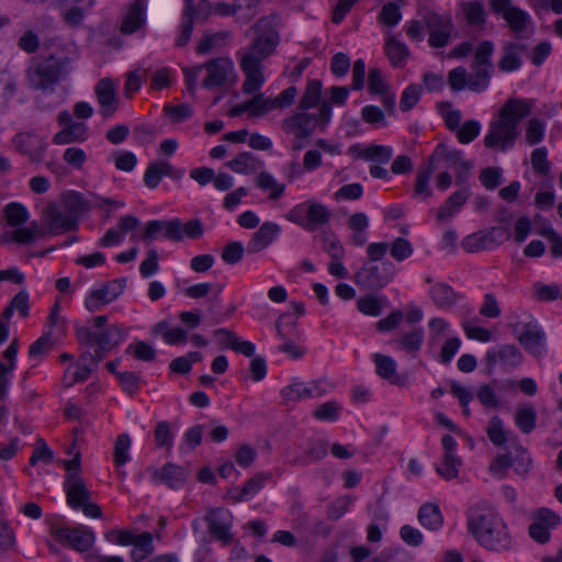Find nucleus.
I'll use <instances>...</instances> for the list:
<instances>
[{
	"instance_id": "nucleus-46",
	"label": "nucleus",
	"mask_w": 562,
	"mask_h": 562,
	"mask_svg": "<svg viewBox=\"0 0 562 562\" xmlns=\"http://www.w3.org/2000/svg\"><path fill=\"white\" fill-rule=\"evenodd\" d=\"M493 71L483 67H473V72L468 74L467 88L473 92L480 93L490 86Z\"/></svg>"
},
{
	"instance_id": "nucleus-37",
	"label": "nucleus",
	"mask_w": 562,
	"mask_h": 562,
	"mask_svg": "<svg viewBox=\"0 0 562 562\" xmlns=\"http://www.w3.org/2000/svg\"><path fill=\"white\" fill-rule=\"evenodd\" d=\"M420 525L430 530H438L443 525V517L437 504L427 503L418 509Z\"/></svg>"
},
{
	"instance_id": "nucleus-9",
	"label": "nucleus",
	"mask_w": 562,
	"mask_h": 562,
	"mask_svg": "<svg viewBox=\"0 0 562 562\" xmlns=\"http://www.w3.org/2000/svg\"><path fill=\"white\" fill-rule=\"evenodd\" d=\"M53 536L64 547L72 548L76 551L86 552L94 543L93 531L83 525L76 527H56L53 529Z\"/></svg>"
},
{
	"instance_id": "nucleus-35",
	"label": "nucleus",
	"mask_w": 562,
	"mask_h": 562,
	"mask_svg": "<svg viewBox=\"0 0 562 562\" xmlns=\"http://www.w3.org/2000/svg\"><path fill=\"white\" fill-rule=\"evenodd\" d=\"M255 184L261 191L269 192V199L272 201L280 199L285 191V184L280 183L273 175L265 170L258 173Z\"/></svg>"
},
{
	"instance_id": "nucleus-25",
	"label": "nucleus",
	"mask_w": 562,
	"mask_h": 562,
	"mask_svg": "<svg viewBox=\"0 0 562 562\" xmlns=\"http://www.w3.org/2000/svg\"><path fill=\"white\" fill-rule=\"evenodd\" d=\"M527 50V45L517 42H505L502 47V56L497 63V67L502 72H514L521 65V54Z\"/></svg>"
},
{
	"instance_id": "nucleus-60",
	"label": "nucleus",
	"mask_w": 562,
	"mask_h": 562,
	"mask_svg": "<svg viewBox=\"0 0 562 562\" xmlns=\"http://www.w3.org/2000/svg\"><path fill=\"white\" fill-rule=\"evenodd\" d=\"M533 171L540 176H548L551 170V164L548 160V149L546 147H538L532 150L530 157Z\"/></svg>"
},
{
	"instance_id": "nucleus-15",
	"label": "nucleus",
	"mask_w": 562,
	"mask_h": 562,
	"mask_svg": "<svg viewBox=\"0 0 562 562\" xmlns=\"http://www.w3.org/2000/svg\"><path fill=\"white\" fill-rule=\"evenodd\" d=\"M160 236L179 243L182 240V223L179 218L169 221L151 220L146 223L142 238L145 241L158 239Z\"/></svg>"
},
{
	"instance_id": "nucleus-62",
	"label": "nucleus",
	"mask_w": 562,
	"mask_h": 562,
	"mask_svg": "<svg viewBox=\"0 0 562 562\" xmlns=\"http://www.w3.org/2000/svg\"><path fill=\"white\" fill-rule=\"evenodd\" d=\"M423 88L420 85L412 83L407 86L401 97L400 108L403 112L412 110L420 99Z\"/></svg>"
},
{
	"instance_id": "nucleus-7",
	"label": "nucleus",
	"mask_w": 562,
	"mask_h": 562,
	"mask_svg": "<svg viewBox=\"0 0 562 562\" xmlns=\"http://www.w3.org/2000/svg\"><path fill=\"white\" fill-rule=\"evenodd\" d=\"M285 218L303 229L312 232L330 222L331 211L323 203L306 200L294 205L285 214Z\"/></svg>"
},
{
	"instance_id": "nucleus-6",
	"label": "nucleus",
	"mask_w": 562,
	"mask_h": 562,
	"mask_svg": "<svg viewBox=\"0 0 562 562\" xmlns=\"http://www.w3.org/2000/svg\"><path fill=\"white\" fill-rule=\"evenodd\" d=\"M331 117V105L328 101L321 104L317 114H310L306 111H299L282 122V130L286 134H293L296 138H308L314 132L317 124H321L322 130L328 124Z\"/></svg>"
},
{
	"instance_id": "nucleus-39",
	"label": "nucleus",
	"mask_w": 562,
	"mask_h": 562,
	"mask_svg": "<svg viewBox=\"0 0 562 562\" xmlns=\"http://www.w3.org/2000/svg\"><path fill=\"white\" fill-rule=\"evenodd\" d=\"M384 50L393 67H404L409 54L408 47L404 43L394 37H389L385 41Z\"/></svg>"
},
{
	"instance_id": "nucleus-1",
	"label": "nucleus",
	"mask_w": 562,
	"mask_h": 562,
	"mask_svg": "<svg viewBox=\"0 0 562 562\" xmlns=\"http://www.w3.org/2000/svg\"><path fill=\"white\" fill-rule=\"evenodd\" d=\"M467 528L475 541L493 553H508L515 549L514 538L503 517L490 506H477L470 510Z\"/></svg>"
},
{
	"instance_id": "nucleus-21",
	"label": "nucleus",
	"mask_w": 562,
	"mask_h": 562,
	"mask_svg": "<svg viewBox=\"0 0 562 562\" xmlns=\"http://www.w3.org/2000/svg\"><path fill=\"white\" fill-rule=\"evenodd\" d=\"M18 349L19 341L14 338L2 352V357L7 360V363L0 361V401H4L8 397L11 385L10 376L16 367Z\"/></svg>"
},
{
	"instance_id": "nucleus-63",
	"label": "nucleus",
	"mask_w": 562,
	"mask_h": 562,
	"mask_svg": "<svg viewBox=\"0 0 562 562\" xmlns=\"http://www.w3.org/2000/svg\"><path fill=\"white\" fill-rule=\"evenodd\" d=\"M480 132V122L476 120H468L458 128L456 135L461 144H469L479 136Z\"/></svg>"
},
{
	"instance_id": "nucleus-12",
	"label": "nucleus",
	"mask_w": 562,
	"mask_h": 562,
	"mask_svg": "<svg viewBox=\"0 0 562 562\" xmlns=\"http://www.w3.org/2000/svg\"><path fill=\"white\" fill-rule=\"evenodd\" d=\"M13 147L32 162H41L47 149L46 140L32 132L18 133L12 139Z\"/></svg>"
},
{
	"instance_id": "nucleus-23",
	"label": "nucleus",
	"mask_w": 562,
	"mask_h": 562,
	"mask_svg": "<svg viewBox=\"0 0 562 562\" xmlns=\"http://www.w3.org/2000/svg\"><path fill=\"white\" fill-rule=\"evenodd\" d=\"M281 226L274 222H265L247 244L248 254H257L269 247L281 234Z\"/></svg>"
},
{
	"instance_id": "nucleus-22",
	"label": "nucleus",
	"mask_w": 562,
	"mask_h": 562,
	"mask_svg": "<svg viewBox=\"0 0 562 562\" xmlns=\"http://www.w3.org/2000/svg\"><path fill=\"white\" fill-rule=\"evenodd\" d=\"M522 353L515 345H503L498 350H488L485 355L487 371L492 372L495 364L501 361L504 367H517L522 362Z\"/></svg>"
},
{
	"instance_id": "nucleus-52",
	"label": "nucleus",
	"mask_w": 562,
	"mask_h": 562,
	"mask_svg": "<svg viewBox=\"0 0 562 562\" xmlns=\"http://www.w3.org/2000/svg\"><path fill=\"white\" fill-rule=\"evenodd\" d=\"M486 434L492 443L497 447L503 446L508 440L503 420L497 415L490 418Z\"/></svg>"
},
{
	"instance_id": "nucleus-17",
	"label": "nucleus",
	"mask_w": 562,
	"mask_h": 562,
	"mask_svg": "<svg viewBox=\"0 0 562 562\" xmlns=\"http://www.w3.org/2000/svg\"><path fill=\"white\" fill-rule=\"evenodd\" d=\"M524 330L518 340L530 355L539 358L546 352V333L536 322L524 324Z\"/></svg>"
},
{
	"instance_id": "nucleus-8",
	"label": "nucleus",
	"mask_w": 562,
	"mask_h": 562,
	"mask_svg": "<svg viewBox=\"0 0 562 562\" xmlns=\"http://www.w3.org/2000/svg\"><path fill=\"white\" fill-rule=\"evenodd\" d=\"M395 266L385 260L382 262L367 261L355 274V282L358 286L376 291L384 288L393 279Z\"/></svg>"
},
{
	"instance_id": "nucleus-50",
	"label": "nucleus",
	"mask_w": 562,
	"mask_h": 562,
	"mask_svg": "<svg viewBox=\"0 0 562 562\" xmlns=\"http://www.w3.org/2000/svg\"><path fill=\"white\" fill-rule=\"evenodd\" d=\"M423 22L429 32L453 30V23L450 14H439L437 12H427L423 16Z\"/></svg>"
},
{
	"instance_id": "nucleus-47",
	"label": "nucleus",
	"mask_w": 562,
	"mask_h": 562,
	"mask_svg": "<svg viewBox=\"0 0 562 562\" xmlns=\"http://www.w3.org/2000/svg\"><path fill=\"white\" fill-rule=\"evenodd\" d=\"M434 173V167L429 164L428 167L422 168L417 171L414 195L419 196L422 200H426L431 196L432 190L429 187V180Z\"/></svg>"
},
{
	"instance_id": "nucleus-11",
	"label": "nucleus",
	"mask_w": 562,
	"mask_h": 562,
	"mask_svg": "<svg viewBox=\"0 0 562 562\" xmlns=\"http://www.w3.org/2000/svg\"><path fill=\"white\" fill-rule=\"evenodd\" d=\"M126 286V278L111 280L104 283L100 289L92 290L85 300L86 308L93 313L104 305L115 301Z\"/></svg>"
},
{
	"instance_id": "nucleus-64",
	"label": "nucleus",
	"mask_w": 562,
	"mask_h": 562,
	"mask_svg": "<svg viewBox=\"0 0 562 562\" xmlns=\"http://www.w3.org/2000/svg\"><path fill=\"white\" fill-rule=\"evenodd\" d=\"M322 240L323 249L329 255L331 259H342L345 250L335 234L324 232L322 234Z\"/></svg>"
},
{
	"instance_id": "nucleus-49",
	"label": "nucleus",
	"mask_w": 562,
	"mask_h": 562,
	"mask_svg": "<svg viewBox=\"0 0 562 562\" xmlns=\"http://www.w3.org/2000/svg\"><path fill=\"white\" fill-rule=\"evenodd\" d=\"M384 300L383 296L362 295L357 300V307L364 315L379 316L382 313Z\"/></svg>"
},
{
	"instance_id": "nucleus-43",
	"label": "nucleus",
	"mask_w": 562,
	"mask_h": 562,
	"mask_svg": "<svg viewBox=\"0 0 562 562\" xmlns=\"http://www.w3.org/2000/svg\"><path fill=\"white\" fill-rule=\"evenodd\" d=\"M445 159L449 167L456 168L464 161L462 151L458 149H449L443 143H439L431 156L429 157V164L432 166L435 161Z\"/></svg>"
},
{
	"instance_id": "nucleus-16",
	"label": "nucleus",
	"mask_w": 562,
	"mask_h": 562,
	"mask_svg": "<svg viewBox=\"0 0 562 562\" xmlns=\"http://www.w3.org/2000/svg\"><path fill=\"white\" fill-rule=\"evenodd\" d=\"M43 220L47 225L48 234L58 236L78 229V223L68 213L56 205H48L43 210Z\"/></svg>"
},
{
	"instance_id": "nucleus-27",
	"label": "nucleus",
	"mask_w": 562,
	"mask_h": 562,
	"mask_svg": "<svg viewBox=\"0 0 562 562\" xmlns=\"http://www.w3.org/2000/svg\"><path fill=\"white\" fill-rule=\"evenodd\" d=\"M94 205L101 206V204H95L93 201L88 199L85 194L71 191L67 193L63 199V209L68 213V215L79 224L80 217L91 210Z\"/></svg>"
},
{
	"instance_id": "nucleus-61",
	"label": "nucleus",
	"mask_w": 562,
	"mask_h": 562,
	"mask_svg": "<svg viewBox=\"0 0 562 562\" xmlns=\"http://www.w3.org/2000/svg\"><path fill=\"white\" fill-rule=\"evenodd\" d=\"M340 409L341 406L336 401H328L317 406L313 412V416L317 420L335 422L339 417Z\"/></svg>"
},
{
	"instance_id": "nucleus-31",
	"label": "nucleus",
	"mask_w": 562,
	"mask_h": 562,
	"mask_svg": "<svg viewBox=\"0 0 562 562\" xmlns=\"http://www.w3.org/2000/svg\"><path fill=\"white\" fill-rule=\"evenodd\" d=\"M470 196L469 188H462L453 192L439 207L436 218L438 222H446L457 214Z\"/></svg>"
},
{
	"instance_id": "nucleus-33",
	"label": "nucleus",
	"mask_w": 562,
	"mask_h": 562,
	"mask_svg": "<svg viewBox=\"0 0 562 562\" xmlns=\"http://www.w3.org/2000/svg\"><path fill=\"white\" fill-rule=\"evenodd\" d=\"M226 166L236 173L250 175L262 169L265 164L251 153L243 151L227 161Z\"/></svg>"
},
{
	"instance_id": "nucleus-10",
	"label": "nucleus",
	"mask_w": 562,
	"mask_h": 562,
	"mask_svg": "<svg viewBox=\"0 0 562 562\" xmlns=\"http://www.w3.org/2000/svg\"><path fill=\"white\" fill-rule=\"evenodd\" d=\"M490 5L495 13L502 15L506 21L508 29L517 35L525 32L532 23L530 14L518 7L513 5L510 0H491Z\"/></svg>"
},
{
	"instance_id": "nucleus-2",
	"label": "nucleus",
	"mask_w": 562,
	"mask_h": 562,
	"mask_svg": "<svg viewBox=\"0 0 562 562\" xmlns=\"http://www.w3.org/2000/svg\"><path fill=\"white\" fill-rule=\"evenodd\" d=\"M47 49L45 56L33 59L25 70L27 86L42 92H53L71 72L72 55L66 45L52 41Z\"/></svg>"
},
{
	"instance_id": "nucleus-40",
	"label": "nucleus",
	"mask_w": 562,
	"mask_h": 562,
	"mask_svg": "<svg viewBox=\"0 0 562 562\" xmlns=\"http://www.w3.org/2000/svg\"><path fill=\"white\" fill-rule=\"evenodd\" d=\"M517 428L525 435L532 432L537 425V413L532 405H521L514 414Z\"/></svg>"
},
{
	"instance_id": "nucleus-24",
	"label": "nucleus",
	"mask_w": 562,
	"mask_h": 562,
	"mask_svg": "<svg viewBox=\"0 0 562 562\" xmlns=\"http://www.w3.org/2000/svg\"><path fill=\"white\" fill-rule=\"evenodd\" d=\"M240 69L245 74V81L241 90L246 94H254L261 89L265 83L261 63L250 58H240Z\"/></svg>"
},
{
	"instance_id": "nucleus-54",
	"label": "nucleus",
	"mask_w": 562,
	"mask_h": 562,
	"mask_svg": "<svg viewBox=\"0 0 562 562\" xmlns=\"http://www.w3.org/2000/svg\"><path fill=\"white\" fill-rule=\"evenodd\" d=\"M280 394L285 402H297L311 398V390H308L307 384L303 382H293L284 386Z\"/></svg>"
},
{
	"instance_id": "nucleus-55",
	"label": "nucleus",
	"mask_w": 562,
	"mask_h": 562,
	"mask_svg": "<svg viewBox=\"0 0 562 562\" xmlns=\"http://www.w3.org/2000/svg\"><path fill=\"white\" fill-rule=\"evenodd\" d=\"M461 464V459L458 456H442V462L436 467V472L449 481L458 477Z\"/></svg>"
},
{
	"instance_id": "nucleus-44",
	"label": "nucleus",
	"mask_w": 562,
	"mask_h": 562,
	"mask_svg": "<svg viewBox=\"0 0 562 562\" xmlns=\"http://www.w3.org/2000/svg\"><path fill=\"white\" fill-rule=\"evenodd\" d=\"M463 12L467 23L483 30L486 23L484 5L480 1L467 2L463 4Z\"/></svg>"
},
{
	"instance_id": "nucleus-58",
	"label": "nucleus",
	"mask_w": 562,
	"mask_h": 562,
	"mask_svg": "<svg viewBox=\"0 0 562 562\" xmlns=\"http://www.w3.org/2000/svg\"><path fill=\"white\" fill-rule=\"evenodd\" d=\"M546 134V124L538 117H532L526 126L525 139L529 146L538 145Z\"/></svg>"
},
{
	"instance_id": "nucleus-36",
	"label": "nucleus",
	"mask_w": 562,
	"mask_h": 562,
	"mask_svg": "<svg viewBox=\"0 0 562 562\" xmlns=\"http://www.w3.org/2000/svg\"><path fill=\"white\" fill-rule=\"evenodd\" d=\"M430 297L435 305L441 310L451 308L458 301L459 295L446 283H437L430 289Z\"/></svg>"
},
{
	"instance_id": "nucleus-53",
	"label": "nucleus",
	"mask_w": 562,
	"mask_h": 562,
	"mask_svg": "<svg viewBox=\"0 0 562 562\" xmlns=\"http://www.w3.org/2000/svg\"><path fill=\"white\" fill-rule=\"evenodd\" d=\"M45 235V232L38 228L36 223H32L29 227L16 228L12 232L11 240L21 244L29 245Z\"/></svg>"
},
{
	"instance_id": "nucleus-19",
	"label": "nucleus",
	"mask_w": 562,
	"mask_h": 562,
	"mask_svg": "<svg viewBox=\"0 0 562 562\" xmlns=\"http://www.w3.org/2000/svg\"><path fill=\"white\" fill-rule=\"evenodd\" d=\"M78 362L77 370L71 373L70 381H67V372L63 375V383L65 387H71L77 382H85L90 378V374L97 369L100 355H92V351L82 348Z\"/></svg>"
},
{
	"instance_id": "nucleus-4",
	"label": "nucleus",
	"mask_w": 562,
	"mask_h": 562,
	"mask_svg": "<svg viewBox=\"0 0 562 562\" xmlns=\"http://www.w3.org/2000/svg\"><path fill=\"white\" fill-rule=\"evenodd\" d=\"M254 32L252 42L237 53L240 58H250L262 63L265 58L276 52L280 43V34L276 16L260 18L250 29Z\"/></svg>"
},
{
	"instance_id": "nucleus-32",
	"label": "nucleus",
	"mask_w": 562,
	"mask_h": 562,
	"mask_svg": "<svg viewBox=\"0 0 562 562\" xmlns=\"http://www.w3.org/2000/svg\"><path fill=\"white\" fill-rule=\"evenodd\" d=\"M88 126L86 123L77 122L65 126L53 137L56 145H67L72 143H83L88 139Z\"/></svg>"
},
{
	"instance_id": "nucleus-51",
	"label": "nucleus",
	"mask_w": 562,
	"mask_h": 562,
	"mask_svg": "<svg viewBox=\"0 0 562 562\" xmlns=\"http://www.w3.org/2000/svg\"><path fill=\"white\" fill-rule=\"evenodd\" d=\"M4 216L10 226L19 227L27 221L29 212L23 204L11 202L4 207Z\"/></svg>"
},
{
	"instance_id": "nucleus-3",
	"label": "nucleus",
	"mask_w": 562,
	"mask_h": 562,
	"mask_svg": "<svg viewBox=\"0 0 562 562\" xmlns=\"http://www.w3.org/2000/svg\"><path fill=\"white\" fill-rule=\"evenodd\" d=\"M533 105V99H507L499 111V117L490 123L484 145L502 151L513 148L518 137V125L530 114Z\"/></svg>"
},
{
	"instance_id": "nucleus-20",
	"label": "nucleus",
	"mask_w": 562,
	"mask_h": 562,
	"mask_svg": "<svg viewBox=\"0 0 562 562\" xmlns=\"http://www.w3.org/2000/svg\"><path fill=\"white\" fill-rule=\"evenodd\" d=\"M64 490L66 493L67 504L72 509H79L80 506L85 505L86 501L90 499V492L81 475H77L75 473L66 475Z\"/></svg>"
},
{
	"instance_id": "nucleus-13",
	"label": "nucleus",
	"mask_w": 562,
	"mask_h": 562,
	"mask_svg": "<svg viewBox=\"0 0 562 562\" xmlns=\"http://www.w3.org/2000/svg\"><path fill=\"white\" fill-rule=\"evenodd\" d=\"M204 70H206V77L203 79L201 86L204 89L213 90L226 86L228 77L234 70V66L231 59L218 57L205 63Z\"/></svg>"
},
{
	"instance_id": "nucleus-14",
	"label": "nucleus",
	"mask_w": 562,
	"mask_h": 562,
	"mask_svg": "<svg viewBox=\"0 0 562 562\" xmlns=\"http://www.w3.org/2000/svg\"><path fill=\"white\" fill-rule=\"evenodd\" d=\"M204 519L207 524V530L214 539L224 544L232 542L233 517L229 512L222 508H211Z\"/></svg>"
},
{
	"instance_id": "nucleus-26",
	"label": "nucleus",
	"mask_w": 562,
	"mask_h": 562,
	"mask_svg": "<svg viewBox=\"0 0 562 562\" xmlns=\"http://www.w3.org/2000/svg\"><path fill=\"white\" fill-rule=\"evenodd\" d=\"M187 469L173 463H166L160 470H155L151 479L156 483L166 484L169 488L181 487L188 479Z\"/></svg>"
},
{
	"instance_id": "nucleus-56",
	"label": "nucleus",
	"mask_w": 562,
	"mask_h": 562,
	"mask_svg": "<svg viewBox=\"0 0 562 562\" xmlns=\"http://www.w3.org/2000/svg\"><path fill=\"white\" fill-rule=\"evenodd\" d=\"M63 10L64 21L71 26H78L81 24L85 14L91 7L83 5V2H72L68 7H59Z\"/></svg>"
},
{
	"instance_id": "nucleus-41",
	"label": "nucleus",
	"mask_w": 562,
	"mask_h": 562,
	"mask_svg": "<svg viewBox=\"0 0 562 562\" xmlns=\"http://www.w3.org/2000/svg\"><path fill=\"white\" fill-rule=\"evenodd\" d=\"M322 95V82L317 79L308 80L305 87V91L300 99L299 109L302 111H307L312 108H315L319 101Z\"/></svg>"
},
{
	"instance_id": "nucleus-5",
	"label": "nucleus",
	"mask_w": 562,
	"mask_h": 562,
	"mask_svg": "<svg viewBox=\"0 0 562 562\" xmlns=\"http://www.w3.org/2000/svg\"><path fill=\"white\" fill-rule=\"evenodd\" d=\"M76 337L81 348L91 351L95 347L92 355H100V359L103 360L108 351L125 340L126 333L124 328L116 324L100 331L87 326H77Z\"/></svg>"
},
{
	"instance_id": "nucleus-59",
	"label": "nucleus",
	"mask_w": 562,
	"mask_h": 562,
	"mask_svg": "<svg viewBox=\"0 0 562 562\" xmlns=\"http://www.w3.org/2000/svg\"><path fill=\"white\" fill-rule=\"evenodd\" d=\"M165 160H154L149 162L144 173V183L148 189H155L159 186L165 176Z\"/></svg>"
},
{
	"instance_id": "nucleus-34",
	"label": "nucleus",
	"mask_w": 562,
	"mask_h": 562,
	"mask_svg": "<svg viewBox=\"0 0 562 562\" xmlns=\"http://www.w3.org/2000/svg\"><path fill=\"white\" fill-rule=\"evenodd\" d=\"M146 0H135L125 15L121 31L132 34L145 23Z\"/></svg>"
},
{
	"instance_id": "nucleus-28",
	"label": "nucleus",
	"mask_w": 562,
	"mask_h": 562,
	"mask_svg": "<svg viewBox=\"0 0 562 562\" xmlns=\"http://www.w3.org/2000/svg\"><path fill=\"white\" fill-rule=\"evenodd\" d=\"M349 153L356 154L358 158L367 161L386 164L390 161L393 155L391 147L385 145L371 144L366 148H361L360 145L356 144L349 147Z\"/></svg>"
},
{
	"instance_id": "nucleus-42",
	"label": "nucleus",
	"mask_w": 562,
	"mask_h": 562,
	"mask_svg": "<svg viewBox=\"0 0 562 562\" xmlns=\"http://www.w3.org/2000/svg\"><path fill=\"white\" fill-rule=\"evenodd\" d=\"M373 361L376 368V374L384 380L390 381L393 384H397L395 374L397 364L393 358L382 353H374Z\"/></svg>"
},
{
	"instance_id": "nucleus-38",
	"label": "nucleus",
	"mask_w": 562,
	"mask_h": 562,
	"mask_svg": "<svg viewBox=\"0 0 562 562\" xmlns=\"http://www.w3.org/2000/svg\"><path fill=\"white\" fill-rule=\"evenodd\" d=\"M348 227L352 231L351 241L356 246L362 247L368 240L367 229L369 227V218L367 214L362 212L352 214L348 220Z\"/></svg>"
},
{
	"instance_id": "nucleus-48",
	"label": "nucleus",
	"mask_w": 562,
	"mask_h": 562,
	"mask_svg": "<svg viewBox=\"0 0 562 562\" xmlns=\"http://www.w3.org/2000/svg\"><path fill=\"white\" fill-rule=\"evenodd\" d=\"M494 53V43L492 41H482L476 49L473 60V67H483L490 69V71L494 70V65L492 63V56Z\"/></svg>"
},
{
	"instance_id": "nucleus-18",
	"label": "nucleus",
	"mask_w": 562,
	"mask_h": 562,
	"mask_svg": "<svg viewBox=\"0 0 562 562\" xmlns=\"http://www.w3.org/2000/svg\"><path fill=\"white\" fill-rule=\"evenodd\" d=\"M94 91L100 104V114L105 119L112 116L119 103L114 81L111 78H102L95 85Z\"/></svg>"
},
{
	"instance_id": "nucleus-57",
	"label": "nucleus",
	"mask_w": 562,
	"mask_h": 562,
	"mask_svg": "<svg viewBox=\"0 0 562 562\" xmlns=\"http://www.w3.org/2000/svg\"><path fill=\"white\" fill-rule=\"evenodd\" d=\"M131 438L127 434L117 436L114 443L113 459L116 467H122L130 461Z\"/></svg>"
},
{
	"instance_id": "nucleus-45",
	"label": "nucleus",
	"mask_w": 562,
	"mask_h": 562,
	"mask_svg": "<svg viewBox=\"0 0 562 562\" xmlns=\"http://www.w3.org/2000/svg\"><path fill=\"white\" fill-rule=\"evenodd\" d=\"M424 341V330L422 327H417L412 331L405 334L403 337L394 340L397 348L406 351L407 353H416Z\"/></svg>"
},
{
	"instance_id": "nucleus-29",
	"label": "nucleus",
	"mask_w": 562,
	"mask_h": 562,
	"mask_svg": "<svg viewBox=\"0 0 562 562\" xmlns=\"http://www.w3.org/2000/svg\"><path fill=\"white\" fill-rule=\"evenodd\" d=\"M271 477L270 473H258L249 479L243 487L229 492V497L234 503L246 502L252 498Z\"/></svg>"
},
{
	"instance_id": "nucleus-30",
	"label": "nucleus",
	"mask_w": 562,
	"mask_h": 562,
	"mask_svg": "<svg viewBox=\"0 0 562 562\" xmlns=\"http://www.w3.org/2000/svg\"><path fill=\"white\" fill-rule=\"evenodd\" d=\"M18 90V77L7 69L0 70V114L9 109Z\"/></svg>"
}]
</instances>
